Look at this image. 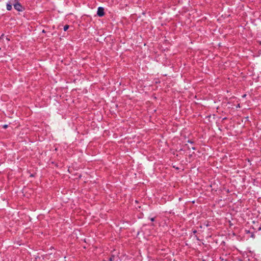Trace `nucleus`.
Wrapping results in <instances>:
<instances>
[{"label":"nucleus","mask_w":261,"mask_h":261,"mask_svg":"<svg viewBox=\"0 0 261 261\" xmlns=\"http://www.w3.org/2000/svg\"><path fill=\"white\" fill-rule=\"evenodd\" d=\"M13 5L14 6V8H15V9H16L18 11L20 12L23 11V7L20 3L18 2L14 3V2H13Z\"/></svg>","instance_id":"f257e3e1"},{"label":"nucleus","mask_w":261,"mask_h":261,"mask_svg":"<svg viewBox=\"0 0 261 261\" xmlns=\"http://www.w3.org/2000/svg\"><path fill=\"white\" fill-rule=\"evenodd\" d=\"M97 14L99 17H102L105 15L104 9L102 7H99L98 8Z\"/></svg>","instance_id":"f03ea898"},{"label":"nucleus","mask_w":261,"mask_h":261,"mask_svg":"<svg viewBox=\"0 0 261 261\" xmlns=\"http://www.w3.org/2000/svg\"><path fill=\"white\" fill-rule=\"evenodd\" d=\"M119 257L118 255L112 254L110 257L109 260V261H118Z\"/></svg>","instance_id":"7ed1b4c3"},{"label":"nucleus","mask_w":261,"mask_h":261,"mask_svg":"<svg viewBox=\"0 0 261 261\" xmlns=\"http://www.w3.org/2000/svg\"><path fill=\"white\" fill-rule=\"evenodd\" d=\"M13 2H12V3H7V9L8 10V11H10L12 7V5H13Z\"/></svg>","instance_id":"20e7f679"},{"label":"nucleus","mask_w":261,"mask_h":261,"mask_svg":"<svg viewBox=\"0 0 261 261\" xmlns=\"http://www.w3.org/2000/svg\"><path fill=\"white\" fill-rule=\"evenodd\" d=\"M69 28V25H65L64 27V30L65 31H66Z\"/></svg>","instance_id":"39448f33"},{"label":"nucleus","mask_w":261,"mask_h":261,"mask_svg":"<svg viewBox=\"0 0 261 261\" xmlns=\"http://www.w3.org/2000/svg\"><path fill=\"white\" fill-rule=\"evenodd\" d=\"M150 220H151V221H154V218H151Z\"/></svg>","instance_id":"423d86ee"},{"label":"nucleus","mask_w":261,"mask_h":261,"mask_svg":"<svg viewBox=\"0 0 261 261\" xmlns=\"http://www.w3.org/2000/svg\"><path fill=\"white\" fill-rule=\"evenodd\" d=\"M237 108H238V107L240 108V104H238V106H237Z\"/></svg>","instance_id":"0eeeda50"},{"label":"nucleus","mask_w":261,"mask_h":261,"mask_svg":"<svg viewBox=\"0 0 261 261\" xmlns=\"http://www.w3.org/2000/svg\"><path fill=\"white\" fill-rule=\"evenodd\" d=\"M7 127V125H4V127L6 128Z\"/></svg>","instance_id":"6e6552de"},{"label":"nucleus","mask_w":261,"mask_h":261,"mask_svg":"<svg viewBox=\"0 0 261 261\" xmlns=\"http://www.w3.org/2000/svg\"><path fill=\"white\" fill-rule=\"evenodd\" d=\"M258 229H259V230H260V229H261V227H259L258 228Z\"/></svg>","instance_id":"1a4fd4ad"},{"label":"nucleus","mask_w":261,"mask_h":261,"mask_svg":"<svg viewBox=\"0 0 261 261\" xmlns=\"http://www.w3.org/2000/svg\"><path fill=\"white\" fill-rule=\"evenodd\" d=\"M245 96H246L245 94L243 96V97H245Z\"/></svg>","instance_id":"9d476101"},{"label":"nucleus","mask_w":261,"mask_h":261,"mask_svg":"<svg viewBox=\"0 0 261 261\" xmlns=\"http://www.w3.org/2000/svg\"><path fill=\"white\" fill-rule=\"evenodd\" d=\"M193 148L194 150H195L196 148L193 147V148Z\"/></svg>","instance_id":"9b49d317"},{"label":"nucleus","mask_w":261,"mask_h":261,"mask_svg":"<svg viewBox=\"0 0 261 261\" xmlns=\"http://www.w3.org/2000/svg\"><path fill=\"white\" fill-rule=\"evenodd\" d=\"M16 1V0H14V1H15V2Z\"/></svg>","instance_id":"f8f14e48"}]
</instances>
